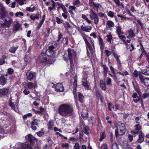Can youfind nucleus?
I'll use <instances>...</instances> for the list:
<instances>
[{
  "mask_svg": "<svg viewBox=\"0 0 149 149\" xmlns=\"http://www.w3.org/2000/svg\"><path fill=\"white\" fill-rule=\"evenodd\" d=\"M8 13L5 10L4 7L0 6V19L3 20L4 22H0V29L2 28H9L13 22L12 19L10 18H6L8 16Z\"/></svg>",
  "mask_w": 149,
  "mask_h": 149,
  "instance_id": "nucleus-1",
  "label": "nucleus"
},
{
  "mask_svg": "<svg viewBox=\"0 0 149 149\" xmlns=\"http://www.w3.org/2000/svg\"><path fill=\"white\" fill-rule=\"evenodd\" d=\"M73 112V109L71 105L63 104L60 106L58 109L59 114L63 117H68L71 116Z\"/></svg>",
  "mask_w": 149,
  "mask_h": 149,
  "instance_id": "nucleus-2",
  "label": "nucleus"
},
{
  "mask_svg": "<svg viewBox=\"0 0 149 149\" xmlns=\"http://www.w3.org/2000/svg\"><path fill=\"white\" fill-rule=\"evenodd\" d=\"M68 59L70 61V70L72 71H74V68L73 58L74 59L76 57V52L73 49H68Z\"/></svg>",
  "mask_w": 149,
  "mask_h": 149,
  "instance_id": "nucleus-3",
  "label": "nucleus"
},
{
  "mask_svg": "<svg viewBox=\"0 0 149 149\" xmlns=\"http://www.w3.org/2000/svg\"><path fill=\"white\" fill-rule=\"evenodd\" d=\"M139 78L142 84H144L147 87L149 86V78H145L141 74H139Z\"/></svg>",
  "mask_w": 149,
  "mask_h": 149,
  "instance_id": "nucleus-4",
  "label": "nucleus"
},
{
  "mask_svg": "<svg viewBox=\"0 0 149 149\" xmlns=\"http://www.w3.org/2000/svg\"><path fill=\"white\" fill-rule=\"evenodd\" d=\"M8 104L11 109L17 112H19L18 105L16 102H13L9 100L8 101Z\"/></svg>",
  "mask_w": 149,
  "mask_h": 149,
  "instance_id": "nucleus-5",
  "label": "nucleus"
},
{
  "mask_svg": "<svg viewBox=\"0 0 149 149\" xmlns=\"http://www.w3.org/2000/svg\"><path fill=\"white\" fill-rule=\"evenodd\" d=\"M39 59L41 62L49 61L50 59L49 57L47 56L45 53H42L40 54L39 57Z\"/></svg>",
  "mask_w": 149,
  "mask_h": 149,
  "instance_id": "nucleus-6",
  "label": "nucleus"
},
{
  "mask_svg": "<svg viewBox=\"0 0 149 149\" xmlns=\"http://www.w3.org/2000/svg\"><path fill=\"white\" fill-rule=\"evenodd\" d=\"M55 47L53 45H52L50 46L49 48L46 51V55L47 56L50 57L52 56L54 53V49Z\"/></svg>",
  "mask_w": 149,
  "mask_h": 149,
  "instance_id": "nucleus-7",
  "label": "nucleus"
},
{
  "mask_svg": "<svg viewBox=\"0 0 149 149\" xmlns=\"http://www.w3.org/2000/svg\"><path fill=\"white\" fill-rule=\"evenodd\" d=\"M26 75L27 79L30 81L36 77V75L34 72L30 71H28L26 72Z\"/></svg>",
  "mask_w": 149,
  "mask_h": 149,
  "instance_id": "nucleus-8",
  "label": "nucleus"
},
{
  "mask_svg": "<svg viewBox=\"0 0 149 149\" xmlns=\"http://www.w3.org/2000/svg\"><path fill=\"white\" fill-rule=\"evenodd\" d=\"M125 130L122 129H117L115 131V133L116 137H117L118 136L123 135L125 134Z\"/></svg>",
  "mask_w": 149,
  "mask_h": 149,
  "instance_id": "nucleus-9",
  "label": "nucleus"
},
{
  "mask_svg": "<svg viewBox=\"0 0 149 149\" xmlns=\"http://www.w3.org/2000/svg\"><path fill=\"white\" fill-rule=\"evenodd\" d=\"M55 89L57 92H63L64 91V87L61 84L58 83L55 86Z\"/></svg>",
  "mask_w": 149,
  "mask_h": 149,
  "instance_id": "nucleus-10",
  "label": "nucleus"
},
{
  "mask_svg": "<svg viewBox=\"0 0 149 149\" xmlns=\"http://www.w3.org/2000/svg\"><path fill=\"white\" fill-rule=\"evenodd\" d=\"M141 72L145 75L149 76V67L146 66L142 67Z\"/></svg>",
  "mask_w": 149,
  "mask_h": 149,
  "instance_id": "nucleus-11",
  "label": "nucleus"
},
{
  "mask_svg": "<svg viewBox=\"0 0 149 149\" xmlns=\"http://www.w3.org/2000/svg\"><path fill=\"white\" fill-rule=\"evenodd\" d=\"M134 127V129L132 131V134H133V133L134 134L138 133L139 131L141 129L142 127L139 124L135 125Z\"/></svg>",
  "mask_w": 149,
  "mask_h": 149,
  "instance_id": "nucleus-12",
  "label": "nucleus"
},
{
  "mask_svg": "<svg viewBox=\"0 0 149 149\" xmlns=\"http://www.w3.org/2000/svg\"><path fill=\"white\" fill-rule=\"evenodd\" d=\"M21 26V25L17 21H15L13 22V30L16 31H17Z\"/></svg>",
  "mask_w": 149,
  "mask_h": 149,
  "instance_id": "nucleus-13",
  "label": "nucleus"
},
{
  "mask_svg": "<svg viewBox=\"0 0 149 149\" xmlns=\"http://www.w3.org/2000/svg\"><path fill=\"white\" fill-rule=\"evenodd\" d=\"M93 0H89V6L92 8L95 7L98 8L99 7L100 4L94 3L93 2Z\"/></svg>",
  "mask_w": 149,
  "mask_h": 149,
  "instance_id": "nucleus-14",
  "label": "nucleus"
},
{
  "mask_svg": "<svg viewBox=\"0 0 149 149\" xmlns=\"http://www.w3.org/2000/svg\"><path fill=\"white\" fill-rule=\"evenodd\" d=\"M9 88H3L0 90V94L3 95H6L9 93Z\"/></svg>",
  "mask_w": 149,
  "mask_h": 149,
  "instance_id": "nucleus-15",
  "label": "nucleus"
},
{
  "mask_svg": "<svg viewBox=\"0 0 149 149\" xmlns=\"http://www.w3.org/2000/svg\"><path fill=\"white\" fill-rule=\"evenodd\" d=\"M81 29L84 31L89 32L92 29V27L91 26H84L82 25L81 26Z\"/></svg>",
  "mask_w": 149,
  "mask_h": 149,
  "instance_id": "nucleus-16",
  "label": "nucleus"
},
{
  "mask_svg": "<svg viewBox=\"0 0 149 149\" xmlns=\"http://www.w3.org/2000/svg\"><path fill=\"white\" fill-rule=\"evenodd\" d=\"M139 139L137 140V142L141 143L144 141V135L143 133L141 132L140 131L139 133Z\"/></svg>",
  "mask_w": 149,
  "mask_h": 149,
  "instance_id": "nucleus-17",
  "label": "nucleus"
},
{
  "mask_svg": "<svg viewBox=\"0 0 149 149\" xmlns=\"http://www.w3.org/2000/svg\"><path fill=\"white\" fill-rule=\"evenodd\" d=\"M88 110L87 108L83 109L81 112V116L84 119H86L88 117Z\"/></svg>",
  "mask_w": 149,
  "mask_h": 149,
  "instance_id": "nucleus-18",
  "label": "nucleus"
},
{
  "mask_svg": "<svg viewBox=\"0 0 149 149\" xmlns=\"http://www.w3.org/2000/svg\"><path fill=\"white\" fill-rule=\"evenodd\" d=\"M133 86L135 90L137 92L139 95H140L141 93L140 91L139 85L137 84L136 82H135V83H133Z\"/></svg>",
  "mask_w": 149,
  "mask_h": 149,
  "instance_id": "nucleus-19",
  "label": "nucleus"
},
{
  "mask_svg": "<svg viewBox=\"0 0 149 149\" xmlns=\"http://www.w3.org/2000/svg\"><path fill=\"white\" fill-rule=\"evenodd\" d=\"M132 97L133 98V100L135 103H137L140 101V99L137 95L136 93H134L132 95Z\"/></svg>",
  "mask_w": 149,
  "mask_h": 149,
  "instance_id": "nucleus-20",
  "label": "nucleus"
},
{
  "mask_svg": "<svg viewBox=\"0 0 149 149\" xmlns=\"http://www.w3.org/2000/svg\"><path fill=\"white\" fill-rule=\"evenodd\" d=\"M106 27L107 29H108L114 26V24L112 21L111 20H108L107 21L106 24Z\"/></svg>",
  "mask_w": 149,
  "mask_h": 149,
  "instance_id": "nucleus-21",
  "label": "nucleus"
},
{
  "mask_svg": "<svg viewBox=\"0 0 149 149\" xmlns=\"http://www.w3.org/2000/svg\"><path fill=\"white\" fill-rule=\"evenodd\" d=\"M100 86L101 88L103 90H106L107 89L106 84L105 81L102 80H100Z\"/></svg>",
  "mask_w": 149,
  "mask_h": 149,
  "instance_id": "nucleus-22",
  "label": "nucleus"
},
{
  "mask_svg": "<svg viewBox=\"0 0 149 149\" xmlns=\"http://www.w3.org/2000/svg\"><path fill=\"white\" fill-rule=\"evenodd\" d=\"M98 40L100 49L101 50H103L104 47V45L103 40L99 36Z\"/></svg>",
  "mask_w": 149,
  "mask_h": 149,
  "instance_id": "nucleus-23",
  "label": "nucleus"
},
{
  "mask_svg": "<svg viewBox=\"0 0 149 149\" xmlns=\"http://www.w3.org/2000/svg\"><path fill=\"white\" fill-rule=\"evenodd\" d=\"M85 41L86 45V49L87 54H88L89 53L88 51V48H89V50L90 51L91 53H92L93 52L91 50L92 47L91 45L90 44L89 42L87 41V40H86Z\"/></svg>",
  "mask_w": 149,
  "mask_h": 149,
  "instance_id": "nucleus-24",
  "label": "nucleus"
},
{
  "mask_svg": "<svg viewBox=\"0 0 149 149\" xmlns=\"http://www.w3.org/2000/svg\"><path fill=\"white\" fill-rule=\"evenodd\" d=\"M82 84L85 87L86 89L87 90H89V87L87 82V80L86 79L84 78L83 79Z\"/></svg>",
  "mask_w": 149,
  "mask_h": 149,
  "instance_id": "nucleus-25",
  "label": "nucleus"
},
{
  "mask_svg": "<svg viewBox=\"0 0 149 149\" xmlns=\"http://www.w3.org/2000/svg\"><path fill=\"white\" fill-rule=\"evenodd\" d=\"M117 129L125 130V127L124 124L120 122L118 123L117 126Z\"/></svg>",
  "mask_w": 149,
  "mask_h": 149,
  "instance_id": "nucleus-26",
  "label": "nucleus"
},
{
  "mask_svg": "<svg viewBox=\"0 0 149 149\" xmlns=\"http://www.w3.org/2000/svg\"><path fill=\"white\" fill-rule=\"evenodd\" d=\"M37 139L33 136L31 134H29L28 136V140L31 143H33L34 140H36Z\"/></svg>",
  "mask_w": 149,
  "mask_h": 149,
  "instance_id": "nucleus-27",
  "label": "nucleus"
},
{
  "mask_svg": "<svg viewBox=\"0 0 149 149\" xmlns=\"http://www.w3.org/2000/svg\"><path fill=\"white\" fill-rule=\"evenodd\" d=\"M6 79L4 76L0 77V84L3 85H4L6 83Z\"/></svg>",
  "mask_w": 149,
  "mask_h": 149,
  "instance_id": "nucleus-28",
  "label": "nucleus"
},
{
  "mask_svg": "<svg viewBox=\"0 0 149 149\" xmlns=\"http://www.w3.org/2000/svg\"><path fill=\"white\" fill-rule=\"evenodd\" d=\"M78 95L79 101L81 103L83 102L84 100V98L83 94L79 92L78 93Z\"/></svg>",
  "mask_w": 149,
  "mask_h": 149,
  "instance_id": "nucleus-29",
  "label": "nucleus"
},
{
  "mask_svg": "<svg viewBox=\"0 0 149 149\" xmlns=\"http://www.w3.org/2000/svg\"><path fill=\"white\" fill-rule=\"evenodd\" d=\"M128 33L129 34L127 37H130L132 38L134 36H135V34L134 33L133 30L132 29H130L128 31Z\"/></svg>",
  "mask_w": 149,
  "mask_h": 149,
  "instance_id": "nucleus-30",
  "label": "nucleus"
},
{
  "mask_svg": "<svg viewBox=\"0 0 149 149\" xmlns=\"http://www.w3.org/2000/svg\"><path fill=\"white\" fill-rule=\"evenodd\" d=\"M40 17H41V16L38 14L36 15L32 14L30 16V18L32 20H34L35 19H38Z\"/></svg>",
  "mask_w": 149,
  "mask_h": 149,
  "instance_id": "nucleus-31",
  "label": "nucleus"
},
{
  "mask_svg": "<svg viewBox=\"0 0 149 149\" xmlns=\"http://www.w3.org/2000/svg\"><path fill=\"white\" fill-rule=\"evenodd\" d=\"M18 48V47H11L9 49V51L11 53H14Z\"/></svg>",
  "mask_w": 149,
  "mask_h": 149,
  "instance_id": "nucleus-32",
  "label": "nucleus"
},
{
  "mask_svg": "<svg viewBox=\"0 0 149 149\" xmlns=\"http://www.w3.org/2000/svg\"><path fill=\"white\" fill-rule=\"evenodd\" d=\"M48 128L49 130H52V127L54 126V123L51 121H49L48 124Z\"/></svg>",
  "mask_w": 149,
  "mask_h": 149,
  "instance_id": "nucleus-33",
  "label": "nucleus"
},
{
  "mask_svg": "<svg viewBox=\"0 0 149 149\" xmlns=\"http://www.w3.org/2000/svg\"><path fill=\"white\" fill-rule=\"evenodd\" d=\"M121 28L120 26H118L116 28V32L118 35H119L120 34H122L123 33H122L121 31Z\"/></svg>",
  "mask_w": 149,
  "mask_h": 149,
  "instance_id": "nucleus-34",
  "label": "nucleus"
},
{
  "mask_svg": "<svg viewBox=\"0 0 149 149\" xmlns=\"http://www.w3.org/2000/svg\"><path fill=\"white\" fill-rule=\"evenodd\" d=\"M107 40L108 42H111V40L112 39V35L110 33H109V35H107Z\"/></svg>",
  "mask_w": 149,
  "mask_h": 149,
  "instance_id": "nucleus-35",
  "label": "nucleus"
},
{
  "mask_svg": "<svg viewBox=\"0 0 149 149\" xmlns=\"http://www.w3.org/2000/svg\"><path fill=\"white\" fill-rule=\"evenodd\" d=\"M113 54L114 57L116 58L117 62L120 63V61L119 58V56H118V55L115 53H113Z\"/></svg>",
  "mask_w": 149,
  "mask_h": 149,
  "instance_id": "nucleus-36",
  "label": "nucleus"
},
{
  "mask_svg": "<svg viewBox=\"0 0 149 149\" xmlns=\"http://www.w3.org/2000/svg\"><path fill=\"white\" fill-rule=\"evenodd\" d=\"M33 83L31 82H29L26 84L27 86H28V88L30 89L33 88Z\"/></svg>",
  "mask_w": 149,
  "mask_h": 149,
  "instance_id": "nucleus-37",
  "label": "nucleus"
},
{
  "mask_svg": "<svg viewBox=\"0 0 149 149\" xmlns=\"http://www.w3.org/2000/svg\"><path fill=\"white\" fill-rule=\"evenodd\" d=\"M107 15L111 17H113L115 16L114 13L111 11L108 12Z\"/></svg>",
  "mask_w": 149,
  "mask_h": 149,
  "instance_id": "nucleus-38",
  "label": "nucleus"
},
{
  "mask_svg": "<svg viewBox=\"0 0 149 149\" xmlns=\"http://www.w3.org/2000/svg\"><path fill=\"white\" fill-rule=\"evenodd\" d=\"M106 137V135L104 132H103L102 134L100 135V138L99 139L100 141H102Z\"/></svg>",
  "mask_w": 149,
  "mask_h": 149,
  "instance_id": "nucleus-39",
  "label": "nucleus"
},
{
  "mask_svg": "<svg viewBox=\"0 0 149 149\" xmlns=\"http://www.w3.org/2000/svg\"><path fill=\"white\" fill-rule=\"evenodd\" d=\"M35 8L36 7L34 6H33L32 8L31 7H28L26 8V10L30 12H33L35 10Z\"/></svg>",
  "mask_w": 149,
  "mask_h": 149,
  "instance_id": "nucleus-40",
  "label": "nucleus"
},
{
  "mask_svg": "<svg viewBox=\"0 0 149 149\" xmlns=\"http://www.w3.org/2000/svg\"><path fill=\"white\" fill-rule=\"evenodd\" d=\"M112 149H119L118 145L116 143H113L112 146Z\"/></svg>",
  "mask_w": 149,
  "mask_h": 149,
  "instance_id": "nucleus-41",
  "label": "nucleus"
},
{
  "mask_svg": "<svg viewBox=\"0 0 149 149\" xmlns=\"http://www.w3.org/2000/svg\"><path fill=\"white\" fill-rule=\"evenodd\" d=\"M101 66L103 68L104 71L103 72H107L108 71V68L106 65H101Z\"/></svg>",
  "mask_w": 149,
  "mask_h": 149,
  "instance_id": "nucleus-42",
  "label": "nucleus"
},
{
  "mask_svg": "<svg viewBox=\"0 0 149 149\" xmlns=\"http://www.w3.org/2000/svg\"><path fill=\"white\" fill-rule=\"evenodd\" d=\"M119 38L125 43H126L124 39H126L125 37L123 35H122V34H120L119 35H118Z\"/></svg>",
  "mask_w": 149,
  "mask_h": 149,
  "instance_id": "nucleus-43",
  "label": "nucleus"
},
{
  "mask_svg": "<svg viewBox=\"0 0 149 149\" xmlns=\"http://www.w3.org/2000/svg\"><path fill=\"white\" fill-rule=\"evenodd\" d=\"M93 19H94V22L95 24L96 25H97L98 24L99 21V18L98 16L94 18Z\"/></svg>",
  "mask_w": 149,
  "mask_h": 149,
  "instance_id": "nucleus-44",
  "label": "nucleus"
},
{
  "mask_svg": "<svg viewBox=\"0 0 149 149\" xmlns=\"http://www.w3.org/2000/svg\"><path fill=\"white\" fill-rule=\"evenodd\" d=\"M56 22L58 24H60L61 23L63 22V20H61L58 17H56Z\"/></svg>",
  "mask_w": 149,
  "mask_h": 149,
  "instance_id": "nucleus-45",
  "label": "nucleus"
},
{
  "mask_svg": "<svg viewBox=\"0 0 149 149\" xmlns=\"http://www.w3.org/2000/svg\"><path fill=\"white\" fill-rule=\"evenodd\" d=\"M90 130L89 128L88 127H85L84 128V132L85 133L88 134L89 133Z\"/></svg>",
  "mask_w": 149,
  "mask_h": 149,
  "instance_id": "nucleus-46",
  "label": "nucleus"
},
{
  "mask_svg": "<svg viewBox=\"0 0 149 149\" xmlns=\"http://www.w3.org/2000/svg\"><path fill=\"white\" fill-rule=\"evenodd\" d=\"M90 18L91 19L93 20L94 19V18L96 17L97 16V15L96 14H90Z\"/></svg>",
  "mask_w": 149,
  "mask_h": 149,
  "instance_id": "nucleus-47",
  "label": "nucleus"
},
{
  "mask_svg": "<svg viewBox=\"0 0 149 149\" xmlns=\"http://www.w3.org/2000/svg\"><path fill=\"white\" fill-rule=\"evenodd\" d=\"M80 1L79 0H74L73 4L74 5H78L80 4Z\"/></svg>",
  "mask_w": 149,
  "mask_h": 149,
  "instance_id": "nucleus-48",
  "label": "nucleus"
},
{
  "mask_svg": "<svg viewBox=\"0 0 149 149\" xmlns=\"http://www.w3.org/2000/svg\"><path fill=\"white\" fill-rule=\"evenodd\" d=\"M100 149H108L107 145L105 143L103 144L100 147Z\"/></svg>",
  "mask_w": 149,
  "mask_h": 149,
  "instance_id": "nucleus-49",
  "label": "nucleus"
},
{
  "mask_svg": "<svg viewBox=\"0 0 149 149\" xmlns=\"http://www.w3.org/2000/svg\"><path fill=\"white\" fill-rule=\"evenodd\" d=\"M105 52L106 53V54L107 57H108L111 54V51H110L107 50H105Z\"/></svg>",
  "mask_w": 149,
  "mask_h": 149,
  "instance_id": "nucleus-50",
  "label": "nucleus"
},
{
  "mask_svg": "<svg viewBox=\"0 0 149 149\" xmlns=\"http://www.w3.org/2000/svg\"><path fill=\"white\" fill-rule=\"evenodd\" d=\"M16 1L19 3L20 5H22L24 4V1L25 0H15Z\"/></svg>",
  "mask_w": 149,
  "mask_h": 149,
  "instance_id": "nucleus-51",
  "label": "nucleus"
},
{
  "mask_svg": "<svg viewBox=\"0 0 149 149\" xmlns=\"http://www.w3.org/2000/svg\"><path fill=\"white\" fill-rule=\"evenodd\" d=\"M63 35L60 32H58V38L57 40V41L59 42L60 41L61 38L62 37Z\"/></svg>",
  "mask_w": 149,
  "mask_h": 149,
  "instance_id": "nucleus-52",
  "label": "nucleus"
},
{
  "mask_svg": "<svg viewBox=\"0 0 149 149\" xmlns=\"http://www.w3.org/2000/svg\"><path fill=\"white\" fill-rule=\"evenodd\" d=\"M69 144L68 143H63L62 144V147L63 148H68L69 147Z\"/></svg>",
  "mask_w": 149,
  "mask_h": 149,
  "instance_id": "nucleus-53",
  "label": "nucleus"
},
{
  "mask_svg": "<svg viewBox=\"0 0 149 149\" xmlns=\"http://www.w3.org/2000/svg\"><path fill=\"white\" fill-rule=\"evenodd\" d=\"M133 136L130 134H129L128 135V139L129 141L130 142L132 141L133 140Z\"/></svg>",
  "mask_w": 149,
  "mask_h": 149,
  "instance_id": "nucleus-54",
  "label": "nucleus"
},
{
  "mask_svg": "<svg viewBox=\"0 0 149 149\" xmlns=\"http://www.w3.org/2000/svg\"><path fill=\"white\" fill-rule=\"evenodd\" d=\"M74 149H80V147L78 143H76L74 146Z\"/></svg>",
  "mask_w": 149,
  "mask_h": 149,
  "instance_id": "nucleus-55",
  "label": "nucleus"
},
{
  "mask_svg": "<svg viewBox=\"0 0 149 149\" xmlns=\"http://www.w3.org/2000/svg\"><path fill=\"white\" fill-rule=\"evenodd\" d=\"M133 74L134 76L136 77H137L139 76L138 72L137 70H135L133 72Z\"/></svg>",
  "mask_w": 149,
  "mask_h": 149,
  "instance_id": "nucleus-56",
  "label": "nucleus"
},
{
  "mask_svg": "<svg viewBox=\"0 0 149 149\" xmlns=\"http://www.w3.org/2000/svg\"><path fill=\"white\" fill-rule=\"evenodd\" d=\"M108 80L107 81V84L108 85H109L111 84V79L109 77H107Z\"/></svg>",
  "mask_w": 149,
  "mask_h": 149,
  "instance_id": "nucleus-57",
  "label": "nucleus"
},
{
  "mask_svg": "<svg viewBox=\"0 0 149 149\" xmlns=\"http://www.w3.org/2000/svg\"><path fill=\"white\" fill-rule=\"evenodd\" d=\"M73 93L74 94V97H77L76 95V89L75 87H73Z\"/></svg>",
  "mask_w": 149,
  "mask_h": 149,
  "instance_id": "nucleus-58",
  "label": "nucleus"
},
{
  "mask_svg": "<svg viewBox=\"0 0 149 149\" xmlns=\"http://www.w3.org/2000/svg\"><path fill=\"white\" fill-rule=\"evenodd\" d=\"M44 134V132L42 131H39L37 132V135L39 137L41 136Z\"/></svg>",
  "mask_w": 149,
  "mask_h": 149,
  "instance_id": "nucleus-59",
  "label": "nucleus"
},
{
  "mask_svg": "<svg viewBox=\"0 0 149 149\" xmlns=\"http://www.w3.org/2000/svg\"><path fill=\"white\" fill-rule=\"evenodd\" d=\"M23 15V13L22 12H18L15 13V16L16 17H18L19 15L22 16Z\"/></svg>",
  "mask_w": 149,
  "mask_h": 149,
  "instance_id": "nucleus-60",
  "label": "nucleus"
},
{
  "mask_svg": "<svg viewBox=\"0 0 149 149\" xmlns=\"http://www.w3.org/2000/svg\"><path fill=\"white\" fill-rule=\"evenodd\" d=\"M137 22L138 23L140 26L141 28L143 29V23L140 21V20H138L137 21Z\"/></svg>",
  "mask_w": 149,
  "mask_h": 149,
  "instance_id": "nucleus-61",
  "label": "nucleus"
},
{
  "mask_svg": "<svg viewBox=\"0 0 149 149\" xmlns=\"http://www.w3.org/2000/svg\"><path fill=\"white\" fill-rule=\"evenodd\" d=\"M118 105L117 104H115V105L113 107V108L114 110L116 111L118 109Z\"/></svg>",
  "mask_w": 149,
  "mask_h": 149,
  "instance_id": "nucleus-62",
  "label": "nucleus"
},
{
  "mask_svg": "<svg viewBox=\"0 0 149 149\" xmlns=\"http://www.w3.org/2000/svg\"><path fill=\"white\" fill-rule=\"evenodd\" d=\"M139 118L138 117H136L135 118L134 120L135 122H136V123L139 124Z\"/></svg>",
  "mask_w": 149,
  "mask_h": 149,
  "instance_id": "nucleus-63",
  "label": "nucleus"
},
{
  "mask_svg": "<svg viewBox=\"0 0 149 149\" xmlns=\"http://www.w3.org/2000/svg\"><path fill=\"white\" fill-rule=\"evenodd\" d=\"M81 35L82 36V37L83 39H84V40L85 41L87 40L86 38V35L85 34H84V33H81Z\"/></svg>",
  "mask_w": 149,
  "mask_h": 149,
  "instance_id": "nucleus-64",
  "label": "nucleus"
}]
</instances>
